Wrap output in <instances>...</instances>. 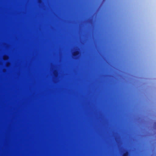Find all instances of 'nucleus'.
Listing matches in <instances>:
<instances>
[{
    "label": "nucleus",
    "instance_id": "nucleus-1",
    "mask_svg": "<svg viewBox=\"0 0 156 156\" xmlns=\"http://www.w3.org/2000/svg\"><path fill=\"white\" fill-rule=\"evenodd\" d=\"M79 51H76L73 53V55L74 56H76L78 55H79Z\"/></svg>",
    "mask_w": 156,
    "mask_h": 156
},
{
    "label": "nucleus",
    "instance_id": "nucleus-3",
    "mask_svg": "<svg viewBox=\"0 0 156 156\" xmlns=\"http://www.w3.org/2000/svg\"><path fill=\"white\" fill-rule=\"evenodd\" d=\"M155 126H156V123H155Z\"/></svg>",
    "mask_w": 156,
    "mask_h": 156
},
{
    "label": "nucleus",
    "instance_id": "nucleus-2",
    "mask_svg": "<svg viewBox=\"0 0 156 156\" xmlns=\"http://www.w3.org/2000/svg\"><path fill=\"white\" fill-rule=\"evenodd\" d=\"M129 154V152L127 151L123 154L122 156H128Z\"/></svg>",
    "mask_w": 156,
    "mask_h": 156
}]
</instances>
